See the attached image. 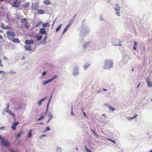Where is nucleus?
I'll return each instance as SVG.
<instances>
[{
    "mask_svg": "<svg viewBox=\"0 0 152 152\" xmlns=\"http://www.w3.org/2000/svg\"><path fill=\"white\" fill-rule=\"evenodd\" d=\"M0 144L2 146L5 147H8L10 146V144L9 141L1 135L0 136Z\"/></svg>",
    "mask_w": 152,
    "mask_h": 152,
    "instance_id": "nucleus-1",
    "label": "nucleus"
},
{
    "mask_svg": "<svg viewBox=\"0 0 152 152\" xmlns=\"http://www.w3.org/2000/svg\"><path fill=\"white\" fill-rule=\"evenodd\" d=\"M113 67V63L111 60H106L105 61V64L104 66V69H109Z\"/></svg>",
    "mask_w": 152,
    "mask_h": 152,
    "instance_id": "nucleus-2",
    "label": "nucleus"
},
{
    "mask_svg": "<svg viewBox=\"0 0 152 152\" xmlns=\"http://www.w3.org/2000/svg\"><path fill=\"white\" fill-rule=\"evenodd\" d=\"M7 34L8 39L10 40L12 39L15 36V33L11 31H7Z\"/></svg>",
    "mask_w": 152,
    "mask_h": 152,
    "instance_id": "nucleus-3",
    "label": "nucleus"
},
{
    "mask_svg": "<svg viewBox=\"0 0 152 152\" xmlns=\"http://www.w3.org/2000/svg\"><path fill=\"white\" fill-rule=\"evenodd\" d=\"M39 4L37 3H35L32 5V8L34 10L37 9V8H39Z\"/></svg>",
    "mask_w": 152,
    "mask_h": 152,
    "instance_id": "nucleus-4",
    "label": "nucleus"
},
{
    "mask_svg": "<svg viewBox=\"0 0 152 152\" xmlns=\"http://www.w3.org/2000/svg\"><path fill=\"white\" fill-rule=\"evenodd\" d=\"M146 82L148 86L149 87H152V82L150 81V80L149 78H148L146 79Z\"/></svg>",
    "mask_w": 152,
    "mask_h": 152,
    "instance_id": "nucleus-5",
    "label": "nucleus"
},
{
    "mask_svg": "<svg viewBox=\"0 0 152 152\" xmlns=\"http://www.w3.org/2000/svg\"><path fill=\"white\" fill-rule=\"evenodd\" d=\"M6 112L9 113L14 118L15 117V115L14 113H11V111L9 110V109H5Z\"/></svg>",
    "mask_w": 152,
    "mask_h": 152,
    "instance_id": "nucleus-6",
    "label": "nucleus"
},
{
    "mask_svg": "<svg viewBox=\"0 0 152 152\" xmlns=\"http://www.w3.org/2000/svg\"><path fill=\"white\" fill-rule=\"evenodd\" d=\"M39 32L41 34H46V32L45 31V28H40L39 31Z\"/></svg>",
    "mask_w": 152,
    "mask_h": 152,
    "instance_id": "nucleus-7",
    "label": "nucleus"
},
{
    "mask_svg": "<svg viewBox=\"0 0 152 152\" xmlns=\"http://www.w3.org/2000/svg\"><path fill=\"white\" fill-rule=\"evenodd\" d=\"M34 43L33 40H26L25 41V43L27 45H32Z\"/></svg>",
    "mask_w": 152,
    "mask_h": 152,
    "instance_id": "nucleus-8",
    "label": "nucleus"
},
{
    "mask_svg": "<svg viewBox=\"0 0 152 152\" xmlns=\"http://www.w3.org/2000/svg\"><path fill=\"white\" fill-rule=\"evenodd\" d=\"M18 0H16L14 1L12 5V7H15L16 8H18L19 7V5H17V3L18 2Z\"/></svg>",
    "mask_w": 152,
    "mask_h": 152,
    "instance_id": "nucleus-9",
    "label": "nucleus"
},
{
    "mask_svg": "<svg viewBox=\"0 0 152 152\" xmlns=\"http://www.w3.org/2000/svg\"><path fill=\"white\" fill-rule=\"evenodd\" d=\"M43 3L44 4L47 5H48L51 4V2L50 0H45L43 1Z\"/></svg>",
    "mask_w": 152,
    "mask_h": 152,
    "instance_id": "nucleus-10",
    "label": "nucleus"
},
{
    "mask_svg": "<svg viewBox=\"0 0 152 152\" xmlns=\"http://www.w3.org/2000/svg\"><path fill=\"white\" fill-rule=\"evenodd\" d=\"M38 13L39 14H43L45 12L44 10L41 9H37Z\"/></svg>",
    "mask_w": 152,
    "mask_h": 152,
    "instance_id": "nucleus-11",
    "label": "nucleus"
},
{
    "mask_svg": "<svg viewBox=\"0 0 152 152\" xmlns=\"http://www.w3.org/2000/svg\"><path fill=\"white\" fill-rule=\"evenodd\" d=\"M109 109L112 111H113L115 110V108L110 105H107Z\"/></svg>",
    "mask_w": 152,
    "mask_h": 152,
    "instance_id": "nucleus-12",
    "label": "nucleus"
},
{
    "mask_svg": "<svg viewBox=\"0 0 152 152\" xmlns=\"http://www.w3.org/2000/svg\"><path fill=\"white\" fill-rule=\"evenodd\" d=\"M47 96L46 97H45L44 98H42V99H41V100H39L38 102H37V104H38L39 105H41V103H42V101H43V100H45L47 98Z\"/></svg>",
    "mask_w": 152,
    "mask_h": 152,
    "instance_id": "nucleus-13",
    "label": "nucleus"
},
{
    "mask_svg": "<svg viewBox=\"0 0 152 152\" xmlns=\"http://www.w3.org/2000/svg\"><path fill=\"white\" fill-rule=\"evenodd\" d=\"M25 48L26 50H27L30 51L31 50V47L30 46H25Z\"/></svg>",
    "mask_w": 152,
    "mask_h": 152,
    "instance_id": "nucleus-14",
    "label": "nucleus"
},
{
    "mask_svg": "<svg viewBox=\"0 0 152 152\" xmlns=\"http://www.w3.org/2000/svg\"><path fill=\"white\" fill-rule=\"evenodd\" d=\"M57 77V76H55L53 78H51V79L48 80H46V81H47V83H49L51 82L52 80H53L54 79H55Z\"/></svg>",
    "mask_w": 152,
    "mask_h": 152,
    "instance_id": "nucleus-15",
    "label": "nucleus"
},
{
    "mask_svg": "<svg viewBox=\"0 0 152 152\" xmlns=\"http://www.w3.org/2000/svg\"><path fill=\"white\" fill-rule=\"evenodd\" d=\"M29 2H26L24 5H23V6L24 7V8H26L29 6Z\"/></svg>",
    "mask_w": 152,
    "mask_h": 152,
    "instance_id": "nucleus-16",
    "label": "nucleus"
},
{
    "mask_svg": "<svg viewBox=\"0 0 152 152\" xmlns=\"http://www.w3.org/2000/svg\"><path fill=\"white\" fill-rule=\"evenodd\" d=\"M12 42L14 43H19L20 41L17 38L13 39L12 40Z\"/></svg>",
    "mask_w": 152,
    "mask_h": 152,
    "instance_id": "nucleus-17",
    "label": "nucleus"
},
{
    "mask_svg": "<svg viewBox=\"0 0 152 152\" xmlns=\"http://www.w3.org/2000/svg\"><path fill=\"white\" fill-rule=\"evenodd\" d=\"M90 66V64H86L83 66L84 69L85 70H86Z\"/></svg>",
    "mask_w": 152,
    "mask_h": 152,
    "instance_id": "nucleus-18",
    "label": "nucleus"
},
{
    "mask_svg": "<svg viewBox=\"0 0 152 152\" xmlns=\"http://www.w3.org/2000/svg\"><path fill=\"white\" fill-rule=\"evenodd\" d=\"M69 27L67 25L66 26V27L65 28L64 30V31L63 32V34H64L67 31V30L69 28Z\"/></svg>",
    "mask_w": 152,
    "mask_h": 152,
    "instance_id": "nucleus-19",
    "label": "nucleus"
},
{
    "mask_svg": "<svg viewBox=\"0 0 152 152\" xmlns=\"http://www.w3.org/2000/svg\"><path fill=\"white\" fill-rule=\"evenodd\" d=\"M62 26V24H61L60 25L58 26L56 28V32L58 31L59 30L61 29V26Z\"/></svg>",
    "mask_w": 152,
    "mask_h": 152,
    "instance_id": "nucleus-20",
    "label": "nucleus"
},
{
    "mask_svg": "<svg viewBox=\"0 0 152 152\" xmlns=\"http://www.w3.org/2000/svg\"><path fill=\"white\" fill-rule=\"evenodd\" d=\"M49 25V23H43L42 24V26L43 28H45L47 27Z\"/></svg>",
    "mask_w": 152,
    "mask_h": 152,
    "instance_id": "nucleus-21",
    "label": "nucleus"
},
{
    "mask_svg": "<svg viewBox=\"0 0 152 152\" xmlns=\"http://www.w3.org/2000/svg\"><path fill=\"white\" fill-rule=\"evenodd\" d=\"M27 21V19L26 18H24L21 20V22L22 23H26Z\"/></svg>",
    "mask_w": 152,
    "mask_h": 152,
    "instance_id": "nucleus-22",
    "label": "nucleus"
},
{
    "mask_svg": "<svg viewBox=\"0 0 152 152\" xmlns=\"http://www.w3.org/2000/svg\"><path fill=\"white\" fill-rule=\"evenodd\" d=\"M120 9V7H119L118 5H116L115 8V11H119Z\"/></svg>",
    "mask_w": 152,
    "mask_h": 152,
    "instance_id": "nucleus-23",
    "label": "nucleus"
},
{
    "mask_svg": "<svg viewBox=\"0 0 152 152\" xmlns=\"http://www.w3.org/2000/svg\"><path fill=\"white\" fill-rule=\"evenodd\" d=\"M73 21H74L73 20L71 19L70 21L69 22L68 24H67V26H68L69 27L71 25Z\"/></svg>",
    "mask_w": 152,
    "mask_h": 152,
    "instance_id": "nucleus-24",
    "label": "nucleus"
},
{
    "mask_svg": "<svg viewBox=\"0 0 152 152\" xmlns=\"http://www.w3.org/2000/svg\"><path fill=\"white\" fill-rule=\"evenodd\" d=\"M32 130L31 129V130H30L29 132H28V137H31V136H32Z\"/></svg>",
    "mask_w": 152,
    "mask_h": 152,
    "instance_id": "nucleus-25",
    "label": "nucleus"
},
{
    "mask_svg": "<svg viewBox=\"0 0 152 152\" xmlns=\"http://www.w3.org/2000/svg\"><path fill=\"white\" fill-rule=\"evenodd\" d=\"M137 47V43L136 42H134V44L133 47V49L134 50H136V48Z\"/></svg>",
    "mask_w": 152,
    "mask_h": 152,
    "instance_id": "nucleus-26",
    "label": "nucleus"
},
{
    "mask_svg": "<svg viewBox=\"0 0 152 152\" xmlns=\"http://www.w3.org/2000/svg\"><path fill=\"white\" fill-rule=\"evenodd\" d=\"M18 124H13V125L12 126V129L13 130H15L16 129V126Z\"/></svg>",
    "mask_w": 152,
    "mask_h": 152,
    "instance_id": "nucleus-27",
    "label": "nucleus"
},
{
    "mask_svg": "<svg viewBox=\"0 0 152 152\" xmlns=\"http://www.w3.org/2000/svg\"><path fill=\"white\" fill-rule=\"evenodd\" d=\"M44 115H41V116L38 119V120H41L43 119L44 118Z\"/></svg>",
    "mask_w": 152,
    "mask_h": 152,
    "instance_id": "nucleus-28",
    "label": "nucleus"
},
{
    "mask_svg": "<svg viewBox=\"0 0 152 152\" xmlns=\"http://www.w3.org/2000/svg\"><path fill=\"white\" fill-rule=\"evenodd\" d=\"M42 23V22L41 21H39L37 24L35 26L36 27H38L41 25Z\"/></svg>",
    "mask_w": 152,
    "mask_h": 152,
    "instance_id": "nucleus-29",
    "label": "nucleus"
},
{
    "mask_svg": "<svg viewBox=\"0 0 152 152\" xmlns=\"http://www.w3.org/2000/svg\"><path fill=\"white\" fill-rule=\"evenodd\" d=\"M42 35L39 36V37H38L37 39V41H39L40 40L42 39Z\"/></svg>",
    "mask_w": 152,
    "mask_h": 152,
    "instance_id": "nucleus-30",
    "label": "nucleus"
},
{
    "mask_svg": "<svg viewBox=\"0 0 152 152\" xmlns=\"http://www.w3.org/2000/svg\"><path fill=\"white\" fill-rule=\"evenodd\" d=\"M1 27L3 29H4L5 26V25L3 23H2L1 24Z\"/></svg>",
    "mask_w": 152,
    "mask_h": 152,
    "instance_id": "nucleus-31",
    "label": "nucleus"
},
{
    "mask_svg": "<svg viewBox=\"0 0 152 152\" xmlns=\"http://www.w3.org/2000/svg\"><path fill=\"white\" fill-rule=\"evenodd\" d=\"M10 107V104L9 103H8L6 105V107L5 109H9Z\"/></svg>",
    "mask_w": 152,
    "mask_h": 152,
    "instance_id": "nucleus-32",
    "label": "nucleus"
},
{
    "mask_svg": "<svg viewBox=\"0 0 152 152\" xmlns=\"http://www.w3.org/2000/svg\"><path fill=\"white\" fill-rule=\"evenodd\" d=\"M48 116L49 117L50 119H51L52 118V117H53L52 115L51 114V113H50L48 115Z\"/></svg>",
    "mask_w": 152,
    "mask_h": 152,
    "instance_id": "nucleus-33",
    "label": "nucleus"
},
{
    "mask_svg": "<svg viewBox=\"0 0 152 152\" xmlns=\"http://www.w3.org/2000/svg\"><path fill=\"white\" fill-rule=\"evenodd\" d=\"M50 130V128L49 127H47L46 129L45 130L44 132H46L47 131L49 130Z\"/></svg>",
    "mask_w": 152,
    "mask_h": 152,
    "instance_id": "nucleus-34",
    "label": "nucleus"
},
{
    "mask_svg": "<svg viewBox=\"0 0 152 152\" xmlns=\"http://www.w3.org/2000/svg\"><path fill=\"white\" fill-rule=\"evenodd\" d=\"M9 150L10 152H17L14 151L11 148H10L9 149Z\"/></svg>",
    "mask_w": 152,
    "mask_h": 152,
    "instance_id": "nucleus-35",
    "label": "nucleus"
},
{
    "mask_svg": "<svg viewBox=\"0 0 152 152\" xmlns=\"http://www.w3.org/2000/svg\"><path fill=\"white\" fill-rule=\"evenodd\" d=\"M0 66L2 67L3 66V65L2 64V61L1 59H0Z\"/></svg>",
    "mask_w": 152,
    "mask_h": 152,
    "instance_id": "nucleus-36",
    "label": "nucleus"
},
{
    "mask_svg": "<svg viewBox=\"0 0 152 152\" xmlns=\"http://www.w3.org/2000/svg\"><path fill=\"white\" fill-rule=\"evenodd\" d=\"M20 135H21L20 133H18L17 134V136L16 137L17 138H18L20 136Z\"/></svg>",
    "mask_w": 152,
    "mask_h": 152,
    "instance_id": "nucleus-37",
    "label": "nucleus"
},
{
    "mask_svg": "<svg viewBox=\"0 0 152 152\" xmlns=\"http://www.w3.org/2000/svg\"><path fill=\"white\" fill-rule=\"evenodd\" d=\"M107 139L109 140V141H110L112 142H113L114 143H115V141H114V140H111V139Z\"/></svg>",
    "mask_w": 152,
    "mask_h": 152,
    "instance_id": "nucleus-38",
    "label": "nucleus"
},
{
    "mask_svg": "<svg viewBox=\"0 0 152 152\" xmlns=\"http://www.w3.org/2000/svg\"><path fill=\"white\" fill-rule=\"evenodd\" d=\"M137 116V115H136L135 116L132 117V118H130V117H129V120H131V119H133V118L134 117H136Z\"/></svg>",
    "mask_w": 152,
    "mask_h": 152,
    "instance_id": "nucleus-39",
    "label": "nucleus"
},
{
    "mask_svg": "<svg viewBox=\"0 0 152 152\" xmlns=\"http://www.w3.org/2000/svg\"><path fill=\"white\" fill-rule=\"evenodd\" d=\"M47 81H43L42 83V84L44 85H46V84H47Z\"/></svg>",
    "mask_w": 152,
    "mask_h": 152,
    "instance_id": "nucleus-40",
    "label": "nucleus"
},
{
    "mask_svg": "<svg viewBox=\"0 0 152 152\" xmlns=\"http://www.w3.org/2000/svg\"><path fill=\"white\" fill-rule=\"evenodd\" d=\"M78 74V73L77 72H74V73H73V74L75 76V75H77V74Z\"/></svg>",
    "mask_w": 152,
    "mask_h": 152,
    "instance_id": "nucleus-41",
    "label": "nucleus"
},
{
    "mask_svg": "<svg viewBox=\"0 0 152 152\" xmlns=\"http://www.w3.org/2000/svg\"><path fill=\"white\" fill-rule=\"evenodd\" d=\"M10 27L8 26H5L4 29H10Z\"/></svg>",
    "mask_w": 152,
    "mask_h": 152,
    "instance_id": "nucleus-42",
    "label": "nucleus"
},
{
    "mask_svg": "<svg viewBox=\"0 0 152 152\" xmlns=\"http://www.w3.org/2000/svg\"><path fill=\"white\" fill-rule=\"evenodd\" d=\"M119 11H116V15H118L119 16V14H120L119 12Z\"/></svg>",
    "mask_w": 152,
    "mask_h": 152,
    "instance_id": "nucleus-43",
    "label": "nucleus"
},
{
    "mask_svg": "<svg viewBox=\"0 0 152 152\" xmlns=\"http://www.w3.org/2000/svg\"><path fill=\"white\" fill-rule=\"evenodd\" d=\"M76 15L75 14L72 18L71 20H74L75 17L76 16Z\"/></svg>",
    "mask_w": 152,
    "mask_h": 152,
    "instance_id": "nucleus-44",
    "label": "nucleus"
},
{
    "mask_svg": "<svg viewBox=\"0 0 152 152\" xmlns=\"http://www.w3.org/2000/svg\"><path fill=\"white\" fill-rule=\"evenodd\" d=\"M47 35H46L45 37V38L43 39V42H46V39L47 38Z\"/></svg>",
    "mask_w": 152,
    "mask_h": 152,
    "instance_id": "nucleus-45",
    "label": "nucleus"
},
{
    "mask_svg": "<svg viewBox=\"0 0 152 152\" xmlns=\"http://www.w3.org/2000/svg\"><path fill=\"white\" fill-rule=\"evenodd\" d=\"M2 73V74H5V72H4V71H0V74Z\"/></svg>",
    "mask_w": 152,
    "mask_h": 152,
    "instance_id": "nucleus-46",
    "label": "nucleus"
},
{
    "mask_svg": "<svg viewBox=\"0 0 152 152\" xmlns=\"http://www.w3.org/2000/svg\"><path fill=\"white\" fill-rule=\"evenodd\" d=\"M71 114L72 115H74V114L73 112L72 107V111L71 112Z\"/></svg>",
    "mask_w": 152,
    "mask_h": 152,
    "instance_id": "nucleus-47",
    "label": "nucleus"
},
{
    "mask_svg": "<svg viewBox=\"0 0 152 152\" xmlns=\"http://www.w3.org/2000/svg\"><path fill=\"white\" fill-rule=\"evenodd\" d=\"M25 25H26V28H28L29 27V26L27 25L26 24H25Z\"/></svg>",
    "mask_w": 152,
    "mask_h": 152,
    "instance_id": "nucleus-48",
    "label": "nucleus"
},
{
    "mask_svg": "<svg viewBox=\"0 0 152 152\" xmlns=\"http://www.w3.org/2000/svg\"><path fill=\"white\" fill-rule=\"evenodd\" d=\"M84 149H86V151L87 150V149H88V148H87V146L86 145L84 146Z\"/></svg>",
    "mask_w": 152,
    "mask_h": 152,
    "instance_id": "nucleus-49",
    "label": "nucleus"
},
{
    "mask_svg": "<svg viewBox=\"0 0 152 152\" xmlns=\"http://www.w3.org/2000/svg\"><path fill=\"white\" fill-rule=\"evenodd\" d=\"M20 1H19L18 2L17 5H19V7L20 5Z\"/></svg>",
    "mask_w": 152,
    "mask_h": 152,
    "instance_id": "nucleus-50",
    "label": "nucleus"
},
{
    "mask_svg": "<svg viewBox=\"0 0 152 152\" xmlns=\"http://www.w3.org/2000/svg\"><path fill=\"white\" fill-rule=\"evenodd\" d=\"M86 151L87 152H91V151L89 149H88Z\"/></svg>",
    "mask_w": 152,
    "mask_h": 152,
    "instance_id": "nucleus-51",
    "label": "nucleus"
},
{
    "mask_svg": "<svg viewBox=\"0 0 152 152\" xmlns=\"http://www.w3.org/2000/svg\"><path fill=\"white\" fill-rule=\"evenodd\" d=\"M83 114L84 116H85V117H87V116H86V113H85V112H83Z\"/></svg>",
    "mask_w": 152,
    "mask_h": 152,
    "instance_id": "nucleus-52",
    "label": "nucleus"
},
{
    "mask_svg": "<svg viewBox=\"0 0 152 152\" xmlns=\"http://www.w3.org/2000/svg\"><path fill=\"white\" fill-rule=\"evenodd\" d=\"M50 99L49 101V102H48V105H47V109H48V105H49V103L50 102Z\"/></svg>",
    "mask_w": 152,
    "mask_h": 152,
    "instance_id": "nucleus-53",
    "label": "nucleus"
},
{
    "mask_svg": "<svg viewBox=\"0 0 152 152\" xmlns=\"http://www.w3.org/2000/svg\"><path fill=\"white\" fill-rule=\"evenodd\" d=\"M3 38V37L1 35H0V39H2Z\"/></svg>",
    "mask_w": 152,
    "mask_h": 152,
    "instance_id": "nucleus-54",
    "label": "nucleus"
},
{
    "mask_svg": "<svg viewBox=\"0 0 152 152\" xmlns=\"http://www.w3.org/2000/svg\"><path fill=\"white\" fill-rule=\"evenodd\" d=\"M46 72H43L42 73V75H44L46 74Z\"/></svg>",
    "mask_w": 152,
    "mask_h": 152,
    "instance_id": "nucleus-55",
    "label": "nucleus"
},
{
    "mask_svg": "<svg viewBox=\"0 0 152 152\" xmlns=\"http://www.w3.org/2000/svg\"><path fill=\"white\" fill-rule=\"evenodd\" d=\"M4 59H5V60H7V57H6L5 56H4Z\"/></svg>",
    "mask_w": 152,
    "mask_h": 152,
    "instance_id": "nucleus-56",
    "label": "nucleus"
},
{
    "mask_svg": "<svg viewBox=\"0 0 152 152\" xmlns=\"http://www.w3.org/2000/svg\"><path fill=\"white\" fill-rule=\"evenodd\" d=\"M61 150V149L60 148H57V151H60Z\"/></svg>",
    "mask_w": 152,
    "mask_h": 152,
    "instance_id": "nucleus-57",
    "label": "nucleus"
},
{
    "mask_svg": "<svg viewBox=\"0 0 152 152\" xmlns=\"http://www.w3.org/2000/svg\"><path fill=\"white\" fill-rule=\"evenodd\" d=\"M13 124H19V122H14Z\"/></svg>",
    "mask_w": 152,
    "mask_h": 152,
    "instance_id": "nucleus-58",
    "label": "nucleus"
},
{
    "mask_svg": "<svg viewBox=\"0 0 152 152\" xmlns=\"http://www.w3.org/2000/svg\"><path fill=\"white\" fill-rule=\"evenodd\" d=\"M92 131L95 134V135H96V134L95 133V132H94V131L93 130H92Z\"/></svg>",
    "mask_w": 152,
    "mask_h": 152,
    "instance_id": "nucleus-59",
    "label": "nucleus"
},
{
    "mask_svg": "<svg viewBox=\"0 0 152 152\" xmlns=\"http://www.w3.org/2000/svg\"><path fill=\"white\" fill-rule=\"evenodd\" d=\"M103 90L104 91H107V90L105 89H103Z\"/></svg>",
    "mask_w": 152,
    "mask_h": 152,
    "instance_id": "nucleus-60",
    "label": "nucleus"
},
{
    "mask_svg": "<svg viewBox=\"0 0 152 152\" xmlns=\"http://www.w3.org/2000/svg\"><path fill=\"white\" fill-rule=\"evenodd\" d=\"M45 134H43L41 136L42 137H44L45 136Z\"/></svg>",
    "mask_w": 152,
    "mask_h": 152,
    "instance_id": "nucleus-61",
    "label": "nucleus"
},
{
    "mask_svg": "<svg viewBox=\"0 0 152 152\" xmlns=\"http://www.w3.org/2000/svg\"><path fill=\"white\" fill-rule=\"evenodd\" d=\"M140 83L138 85V86H137V88H138L139 87V86H140Z\"/></svg>",
    "mask_w": 152,
    "mask_h": 152,
    "instance_id": "nucleus-62",
    "label": "nucleus"
},
{
    "mask_svg": "<svg viewBox=\"0 0 152 152\" xmlns=\"http://www.w3.org/2000/svg\"><path fill=\"white\" fill-rule=\"evenodd\" d=\"M25 59V58L24 57H23V58H22V59Z\"/></svg>",
    "mask_w": 152,
    "mask_h": 152,
    "instance_id": "nucleus-63",
    "label": "nucleus"
},
{
    "mask_svg": "<svg viewBox=\"0 0 152 152\" xmlns=\"http://www.w3.org/2000/svg\"><path fill=\"white\" fill-rule=\"evenodd\" d=\"M149 152H152V149L150 150Z\"/></svg>",
    "mask_w": 152,
    "mask_h": 152,
    "instance_id": "nucleus-64",
    "label": "nucleus"
}]
</instances>
